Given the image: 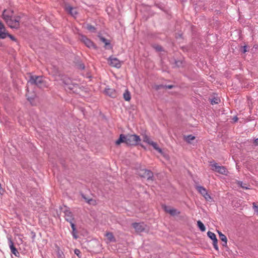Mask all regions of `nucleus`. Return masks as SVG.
Masks as SVG:
<instances>
[{
  "mask_svg": "<svg viewBox=\"0 0 258 258\" xmlns=\"http://www.w3.org/2000/svg\"><path fill=\"white\" fill-rule=\"evenodd\" d=\"M155 89L156 90H159V89H160L161 88H164V86L163 85H157V86H155Z\"/></svg>",
  "mask_w": 258,
  "mask_h": 258,
  "instance_id": "e433bc0d",
  "label": "nucleus"
},
{
  "mask_svg": "<svg viewBox=\"0 0 258 258\" xmlns=\"http://www.w3.org/2000/svg\"><path fill=\"white\" fill-rule=\"evenodd\" d=\"M150 145L152 146L155 150H156L158 152H159L162 155L163 154L162 150L159 147L157 143L153 141L152 143H151Z\"/></svg>",
  "mask_w": 258,
  "mask_h": 258,
  "instance_id": "a211bd4d",
  "label": "nucleus"
},
{
  "mask_svg": "<svg viewBox=\"0 0 258 258\" xmlns=\"http://www.w3.org/2000/svg\"><path fill=\"white\" fill-rule=\"evenodd\" d=\"M108 62L110 66L116 68H120L122 64V62L118 59L112 56L109 57Z\"/></svg>",
  "mask_w": 258,
  "mask_h": 258,
  "instance_id": "423d86ee",
  "label": "nucleus"
},
{
  "mask_svg": "<svg viewBox=\"0 0 258 258\" xmlns=\"http://www.w3.org/2000/svg\"><path fill=\"white\" fill-rule=\"evenodd\" d=\"M100 40L103 42L105 43V45H107L108 44H109V42L108 41V40L107 39H106L105 38H103V37H101L100 38Z\"/></svg>",
  "mask_w": 258,
  "mask_h": 258,
  "instance_id": "f704fd0d",
  "label": "nucleus"
},
{
  "mask_svg": "<svg viewBox=\"0 0 258 258\" xmlns=\"http://www.w3.org/2000/svg\"><path fill=\"white\" fill-rule=\"evenodd\" d=\"M153 47L158 51H161L162 50V48L159 45L154 44L153 45Z\"/></svg>",
  "mask_w": 258,
  "mask_h": 258,
  "instance_id": "7c9ffc66",
  "label": "nucleus"
},
{
  "mask_svg": "<svg viewBox=\"0 0 258 258\" xmlns=\"http://www.w3.org/2000/svg\"><path fill=\"white\" fill-rule=\"evenodd\" d=\"M217 232H218V233L219 234V236H220V234H223L222 233V232H220V231H218Z\"/></svg>",
  "mask_w": 258,
  "mask_h": 258,
  "instance_id": "de8ad7c7",
  "label": "nucleus"
},
{
  "mask_svg": "<svg viewBox=\"0 0 258 258\" xmlns=\"http://www.w3.org/2000/svg\"><path fill=\"white\" fill-rule=\"evenodd\" d=\"M238 184H239V185H240V186H241V187H242L243 188H245V189H247V187L244 186V185H242V182H241V181H238Z\"/></svg>",
  "mask_w": 258,
  "mask_h": 258,
  "instance_id": "79ce46f5",
  "label": "nucleus"
},
{
  "mask_svg": "<svg viewBox=\"0 0 258 258\" xmlns=\"http://www.w3.org/2000/svg\"><path fill=\"white\" fill-rule=\"evenodd\" d=\"M211 166H212V169L219 173L223 175H227L228 173L227 169L223 166H219L217 163H214L213 164H211Z\"/></svg>",
  "mask_w": 258,
  "mask_h": 258,
  "instance_id": "20e7f679",
  "label": "nucleus"
},
{
  "mask_svg": "<svg viewBox=\"0 0 258 258\" xmlns=\"http://www.w3.org/2000/svg\"><path fill=\"white\" fill-rule=\"evenodd\" d=\"M81 40L89 48H95L94 43L85 36H81Z\"/></svg>",
  "mask_w": 258,
  "mask_h": 258,
  "instance_id": "1a4fd4ad",
  "label": "nucleus"
},
{
  "mask_svg": "<svg viewBox=\"0 0 258 258\" xmlns=\"http://www.w3.org/2000/svg\"><path fill=\"white\" fill-rule=\"evenodd\" d=\"M143 141L144 142L148 143L150 145L151 144V143H152L153 142V141H152L150 139V138L146 135H144L143 136Z\"/></svg>",
  "mask_w": 258,
  "mask_h": 258,
  "instance_id": "393cba45",
  "label": "nucleus"
},
{
  "mask_svg": "<svg viewBox=\"0 0 258 258\" xmlns=\"http://www.w3.org/2000/svg\"><path fill=\"white\" fill-rule=\"evenodd\" d=\"M104 235L106 238L107 243L115 242L116 241V238L114 237L113 233L110 232H106Z\"/></svg>",
  "mask_w": 258,
  "mask_h": 258,
  "instance_id": "9d476101",
  "label": "nucleus"
},
{
  "mask_svg": "<svg viewBox=\"0 0 258 258\" xmlns=\"http://www.w3.org/2000/svg\"><path fill=\"white\" fill-rule=\"evenodd\" d=\"M65 10L74 17H76L78 14L76 8L69 5H66Z\"/></svg>",
  "mask_w": 258,
  "mask_h": 258,
  "instance_id": "9b49d317",
  "label": "nucleus"
},
{
  "mask_svg": "<svg viewBox=\"0 0 258 258\" xmlns=\"http://www.w3.org/2000/svg\"><path fill=\"white\" fill-rule=\"evenodd\" d=\"M74 252L78 256V257L80 258L81 257V251L79 249H75L74 250Z\"/></svg>",
  "mask_w": 258,
  "mask_h": 258,
  "instance_id": "473e14b6",
  "label": "nucleus"
},
{
  "mask_svg": "<svg viewBox=\"0 0 258 258\" xmlns=\"http://www.w3.org/2000/svg\"><path fill=\"white\" fill-rule=\"evenodd\" d=\"M85 200H86V202L88 203L90 205L95 206L97 204V202H96V200H95L93 199H88L87 198H85Z\"/></svg>",
  "mask_w": 258,
  "mask_h": 258,
  "instance_id": "a878e982",
  "label": "nucleus"
},
{
  "mask_svg": "<svg viewBox=\"0 0 258 258\" xmlns=\"http://www.w3.org/2000/svg\"><path fill=\"white\" fill-rule=\"evenodd\" d=\"M220 101L219 98H214L211 100V102L212 104H217L219 103Z\"/></svg>",
  "mask_w": 258,
  "mask_h": 258,
  "instance_id": "c756f323",
  "label": "nucleus"
},
{
  "mask_svg": "<svg viewBox=\"0 0 258 258\" xmlns=\"http://www.w3.org/2000/svg\"><path fill=\"white\" fill-rule=\"evenodd\" d=\"M213 246H214V248L216 250H218V240H217L216 241H213Z\"/></svg>",
  "mask_w": 258,
  "mask_h": 258,
  "instance_id": "72a5a7b5",
  "label": "nucleus"
},
{
  "mask_svg": "<svg viewBox=\"0 0 258 258\" xmlns=\"http://www.w3.org/2000/svg\"><path fill=\"white\" fill-rule=\"evenodd\" d=\"M64 213L65 219L67 221L71 222V221H73L74 218L73 217V214L69 210H66L64 212Z\"/></svg>",
  "mask_w": 258,
  "mask_h": 258,
  "instance_id": "2eb2a0df",
  "label": "nucleus"
},
{
  "mask_svg": "<svg viewBox=\"0 0 258 258\" xmlns=\"http://www.w3.org/2000/svg\"><path fill=\"white\" fill-rule=\"evenodd\" d=\"M207 235H208V237L213 240V241H216L217 240V239L216 238V236L214 233H213L211 231H208L207 232Z\"/></svg>",
  "mask_w": 258,
  "mask_h": 258,
  "instance_id": "aec40b11",
  "label": "nucleus"
},
{
  "mask_svg": "<svg viewBox=\"0 0 258 258\" xmlns=\"http://www.w3.org/2000/svg\"><path fill=\"white\" fill-rule=\"evenodd\" d=\"M9 36L10 37V38L11 39L14 40H15V38H14L12 35H9Z\"/></svg>",
  "mask_w": 258,
  "mask_h": 258,
  "instance_id": "a18cd8bd",
  "label": "nucleus"
},
{
  "mask_svg": "<svg viewBox=\"0 0 258 258\" xmlns=\"http://www.w3.org/2000/svg\"><path fill=\"white\" fill-rule=\"evenodd\" d=\"M197 189L202 195H203L207 192L206 188L201 186H198Z\"/></svg>",
  "mask_w": 258,
  "mask_h": 258,
  "instance_id": "4be33fe9",
  "label": "nucleus"
},
{
  "mask_svg": "<svg viewBox=\"0 0 258 258\" xmlns=\"http://www.w3.org/2000/svg\"><path fill=\"white\" fill-rule=\"evenodd\" d=\"M164 210L167 212L169 213L171 215H175L177 214H179V212L177 211L173 208H171L169 207L165 206Z\"/></svg>",
  "mask_w": 258,
  "mask_h": 258,
  "instance_id": "dca6fc26",
  "label": "nucleus"
},
{
  "mask_svg": "<svg viewBox=\"0 0 258 258\" xmlns=\"http://www.w3.org/2000/svg\"><path fill=\"white\" fill-rule=\"evenodd\" d=\"M26 96H27L28 99L30 102H31L34 98V97H30L29 96L28 93L26 94Z\"/></svg>",
  "mask_w": 258,
  "mask_h": 258,
  "instance_id": "4c0bfd02",
  "label": "nucleus"
},
{
  "mask_svg": "<svg viewBox=\"0 0 258 258\" xmlns=\"http://www.w3.org/2000/svg\"><path fill=\"white\" fill-rule=\"evenodd\" d=\"M255 142L258 144V139L255 140Z\"/></svg>",
  "mask_w": 258,
  "mask_h": 258,
  "instance_id": "09e8293b",
  "label": "nucleus"
},
{
  "mask_svg": "<svg viewBox=\"0 0 258 258\" xmlns=\"http://www.w3.org/2000/svg\"><path fill=\"white\" fill-rule=\"evenodd\" d=\"M126 144L128 146H136L139 145L141 141L140 136L134 134L125 135Z\"/></svg>",
  "mask_w": 258,
  "mask_h": 258,
  "instance_id": "f03ea898",
  "label": "nucleus"
},
{
  "mask_svg": "<svg viewBox=\"0 0 258 258\" xmlns=\"http://www.w3.org/2000/svg\"><path fill=\"white\" fill-rule=\"evenodd\" d=\"M9 243L12 253L15 256H18L19 255V252L18 251L16 248L14 246V243L11 239H9Z\"/></svg>",
  "mask_w": 258,
  "mask_h": 258,
  "instance_id": "4468645a",
  "label": "nucleus"
},
{
  "mask_svg": "<svg viewBox=\"0 0 258 258\" xmlns=\"http://www.w3.org/2000/svg\"><path fill=\"white\" fill-rule=\"evenodd\" d=\"M64 84L65 85L64 87L66 90H70L73 92H76L77 91L78 88V85L77 84H72V81L70 79H67L66 80L64 81Z\"/></svg>",
  "mask_w": 258,
  "mask_h": 258,
  "instance_id": "39448f33",
  "label": "nucleus"
},
{
  "mask_svg": "<svg viewBox=\"0 0 258 258\" xmlns=\"http://www.w3.org/2000/svg\"><path fill=\"white\" fill-rule=\"evenodd\" d=\"M139 174L141 177L147 178L148 180H153V174L150 170L142 169L139 172Z\"/></svg>",
  "mask_w": 258,
  "mask_h": 258,
  "instance_id": "0eeeda50",
  "label": "nucleus"
},
{
  "mask_svg": "<svg viewBox=\"0 0 258 258\" xmlns=\"http://www.w3.org/2000/svg\"><path fill=\"white\" fill-rule=\"evenodd\" d=\"M28 83L42 87L45 85L43 79L41 76H32L30 77Z\"/></svg>",
  "mask_w": 258,
  "mask_h": 258,
  "instance_id": "7ed1b4c3",
  "label": "nucleus"
},
{
  "mask_svg": "<svg viewBox=\"0 0 258 258\" xmlns=\"http://www.w3.org/2000/svg\"><path fill=\"white\" fill-rule=\"evenodd\" d=\"M132 226L137 232H142L145 230L146 225L144 223H134Z\"/></svg>",
  "mask_w": 258,
  "mask_h": 258,
  "instance_id": "6e6552de",
  "label": "nucleus"
},
{
  "mask_svg": "<svg viewBox=\"0 0 258 258\" xmlns=\"http://www.w3.org/2000/svg\"><path fill=\"white\" fill-rule=\"evenodd\" d=\"M77 231H74L73 232V231H72V234H73V236L74 237V238L75 239H77L78 238L77 236Z\"/></svg>",
  "mask_w": 258,
  "mask_h": 258,
  "instance_id": "ea45409f",
  "label": "nucleus"
},
{
  "mask_svg": "<svg viewBox=\"0 0 258 258\" xmlns=\"http://www.w3.org/2000/svg\"><path fill=\"white\" fill-rule=\"evenodd\" d=\"M15 16H17V15H15L14 11L11 9L4 10L2 15L3 18L6 23L7 24H11V25L12 24L13 25V22L10 20V19L13 18L15 17ZM17 24H18L16 22L13 23V25L15 27L17 26Z\"/></svg>",
  "mask_w": 258,
  "mask_h": 258,
  "instance_id": "f257e3e1",
  "label": "nucleus"
},
{
  "mask_svg": "<svg viewBox=\"0 0 258 258\" xmlns=\"http://www.w3.org/2000/svg\"><path fill=\"white\" fill-rule=\"evenodd\" d=\"M253 207L254 208L255 211L258 212V206H256V204L255 203H253Z\"/></svg>",
  "mask_w": 258,
  "mask_h": 258,
  "instance_id": "58836bf2",
  "label": "nucleus"
},
{
  "mask_svg": "<svg viewBox=\"0 0 258 258\" xmlns=\"http://www.w3.org/2000/svg\"><path fill=\"white\" fill-rule=\"evenodd\" d=\"M202 196L204 197V198L206 199V200H207L208 201H210L212 200L211 196L207 192V191Z\"/></svg>",
  "mask_w": 258,
  "mask_h": 258,
  "instance_id": "cd10ccee",
  "label": "nucleus"
},
{
  "mask_svg": "<svg viewBox=\"0 0 258 258\" xmlns=\"http://www.w3.org/2000/svg\"><path fill=\"white\" fill-rule=\"evenodd\" d=\"M173 87L172 85L164 86V88L171 89Z\"/></svg>",
  "mask_w": 258,
  "mask_h": 258,
  "instance_id": "37998d69",
  "label": "nucleus"
},
{
  "mask_svg": "<svg viewBox=\"0 0 258 258\" xmlns=\"http://www.w3.org/2000/svg\"><path fill=\"white\" fill-rule=\"evenodd\" d=\"M247 51V50H246V46H244V49H243V52H245Z\"/></svg>",
  "mask_w": 258,
  "mask_h": 258,
  "instance_id": "49530a36",
  "label": "nucleus"
},
{
  "mask_svg": "<svg viewBox=\"0 0 258 258\" xmlns=\"http://www.w3.org/2000/svg\"><path fill=\"white\" fill-rule=\"evenodd\" d=\"M197 225H198V226L199 227V228H200V229L202 231H203V232L205 231L206 227L204 226V224L201 221L199 220L197 222Z\"/></svg>",
  "mask_w": 258,
  "mask_h": 258,
  "instance_id": "5701e85b",
  "label": "nucleus"
},
{
  "mask_svg": "<svg viewBox=\"0 0 258 258\" xmlns=\"http://www.w3.org/2000/svg\"><path fill=\"white\" fill-rule=\"evenodd\" d=\"M85 28L87 30H88L89 31H90L91 32H95V27L94 26H93L92 25L89 24H87L86 25Z\"/></svg>",
  "mask_w": 258,
  "mask_h": 258,
  "instance_id": "bb28decb",
  "label": "nucleus"
},
{
  "mask_svg": "<svg viewBox=\"0 0 258 258\" xmlns=\"http://www.w3.org/2000/svg\"><path fill=\"white\" fill-rule=\"evenodd\" d=\"M195 137L192 135H188L184 137V140L188 143H190V141L195 140Z\"/></svg>",
  "mask_w": 258,
  "mask_h": 258,
  "instance_id": "412c9836",
  "label": "nucleus"
},
{
  "mask_svg": "<svg viewBox=\"0 0 258 258\" xmlns=\"http://www.w3.org/2000/svg\"><path fill=\"white\" fill-rule=\"evenodd\" d=\"M20 17L19 16H15V17H13V18L10 19V20L13 22V23L14 22H16L18 24H17V26L15 27L14 25L12 24H7L9 27H10L12 28H15V29H18L20 27Z\"/></svg>",
  "mask_w": 258,
  "mask_h": 258,
  "instance_id": "f8f14e48",
  "label": "nucleus"
},
{
  "mask_svg": "<svg viewBox=\"0 0 258 258\" xmlns=\"http://www.w3.org/2000/svg\"><path fill=\"white\" fill-rule=\"evenodd\" d=\"M233 120L234 122H236L238 120V118L236 116H235L233 118Z\"/></svg>",
  "mask_w": 258,
  "mask_h": 258,
  "instance_id": "c03bdc74",
  "label": "nucleus"
},
{
  "mask_svg": "<svg viewBox=\"0 0 258 258\" xmlns=\"http://www.w3.org/2000/svg\"><path fill=\"white\" fill-rule=\"evenodd\" d=\"M202 196L204 197V198L206 199V200H207L208 201H210L212 200L211 196L207 192V191Z\"/></svg>",
  "mask_w": 258,
  "mask_h": 258,
  "instance_id": "c85d7f7f",
  "label": "nucleus"
},
{
  "mask_svg": "<svg viewBox=\"0 0 258 258\" xmlns=\"http://www.w3.org/2000/svg\"><path fill=\"white\" fill-rule=\"evenodd\" d=\"M122 143H124L126 144L125 135H124L123 134H121L120 135L119 138L116 141L115 144L116 145H119Z\"/></svg>",
  "mask_w": 258,
  "mask_h": 258,
  "instance_id": "f3484780",
  "label": "nucleus"
},
{
  "mask_svg": "<svg viewBox=\"0 0 258 258\" xmlns=\"http://www.w3.org/2000/svg\"><path fill=\"white\" fill-rule=\"evenodd\" d=\"M7 36V34L3 30L0 29V39L5 38Z\"/></svg>",
  "mask_w": 258,
  "mask_h": 258,
  "instance_id": "2f4dec72",
  "label": "nucleus"
},
{
  "mask_svg": "<svg viewBox=\"0 0 258 258\" xmlns=\"http://www.w3.org/2000/svg\"><path fill=\"white\" fill-rule=\"evenodd\" d=\"M104 92L106 95H108L111 98H115L117 96L116 91L115 89L112 88H106Z\"/></svg>",
  "mask_w": 258,
  "mask_h": 258,
  "instance_id": "ddd939ff",
  "label": "nucleus"
},
{
  "mask_svg": "<svg viewBox=\"0 0 258 258\" xmlns=\"http://www.w3.org/2000/svg\"><path fill=\"white\" fill-rule=\"evenodd\" d=\"M123 98L125 101H129L131 100V94L128 90H125L123 93Z\"/></svg>",
  "mask_w": 258,
  "mask_h": 258,
  "instance_id": "6ab92c4d",
  "label": "nucleus"
},
{
  "mask_svg": "<svg viewBox=\"0 0 258 258\" xmlns=\"http://www.w3.org/2000/svg\"><path fill=\"white\" fill-rule=\"evenodd\" d=\"M69 222L70 223V224H71V227L72 228V230H73V232L76 231V227H75V225L73 222V221H71V222Z\"/></svg>",
  "mask_w": 258,
  "mask_h": 258,
  "instance_id": "c9c22d12",
  "label": "nucleus"
},
{
  "mask_svg": "<svg viewBox=\"0 0 258 258\" xmlns=\"http://www.w3.org/2000/svg\"><path fill=\"white\" fill-rule=\"evenodd\" d=\"M219 238L224 242V243L223 244V246H226L227 245V239L226 236L223 234H220V236H219Z\"/></svg>",
  "mask_w": 258,
  "mask_h": 258,
  "instance_id": "b1692460",
  "label": "nucleus"
},
{
  "mask_svg": "<svg viewBox=\"0 0 258 258\" xmlns=\"http://www.w3.org/2000/svg\"><path fill=\"white\" fill-rule=\"evenodd\" d=\"M0 29L5 31V27L4 25L0 22Z\"/></svg>",
  "mask_w": 258,
  "mask_h": 258,
  "instance_id": "a19ab883",
  "label": "nucleus"
}]
</instances>
